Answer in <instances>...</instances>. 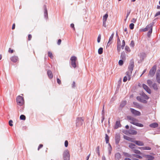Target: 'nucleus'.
Instances as JSON below:
<instances>
[{"instance_id":"nucleus-30","label":"nucleus","mask_w":160,"mask_h":160,"mask_svg":"<svg viewBox=\"0 0 160 160\" xmlns=\"http://www.w3.org/2000/svg\"><path fill=\"white\" fill-rule=\"evenodd\" d=\"M105 140L106 143H108L109 141V137L107 134H105Z\"/></svg>"},{"instance_id":"nucleus-26","label":"nucleus","mask_w":160,"mask_h":160,"mask_svg":"<svg viewBox=\"0 0 160 160\" xmlns=\"http://www.w3.org/2000/svg\"><path fill=\"white\" fill-rule=\"evenodd\" d=\"M44 17L46 19H47L48 18V12L46 6L44 5Z\"/></svg>"},{"instance_id":"nucleus-48","label":"nucleus","mask_w":160,"mask_h":160,"mask_svg":"<svg viewBox=\"0 0 160 160\" xmlns=\"http://www.w3.org/2000/svg\"><path fill=\"white\" fill-rule=\"evenodd\" d=\"M133 104L136 106L137 108H139L140 107V105L138 103L136 102H133Z\"/></svg>"},{"instance_id":"nucleus-47","label":"nucleus","mask_w":160,"mask_h":160,"mask_svg":"<svg viewBox=\"0 0 160 160\" xmlns=\"http://www.w3.org/2000/svg\"><path fill=\"white\" fill-rule=\"evenodd\" d=\"M101 36L100 34H99V35L98 37V39H97V42L98 43H99L100 42V40H101Z\"/></svg>"},{"instance_id":"nucleus-13","label":"nucleus","mask_w":160,"mask_h":160,"mask_svg":"<svg viewBox=\"0 0 160 160\" xmlns=\"http://www.w3.org/2000/svg\"><path fill=\"white\" fill-rule=\"evenodd\" d=\"M154 24V22H152L151 23H150L148 25L146 26V28H147L148 30H152V27Z\"/></svg>"},{"instance_id":"nucleus-60","label":"nucleus","mask_w":160,"mask_h":160,"mask_svg":"<svg viewBox=\"0 0 160 160\" xmlns=\"http://www.w3.org/2000/svg\"><path fill=\"white\" fill-rule=\"evenodd\" d=\"M61 42V40L60 39H59L58 40V42H57V44L58 45H60Z\"/></svg>"},{"instance_id":"nucleus-11","label":"nucleus","mask_w":160,"mask_h":160,"mask_svg":"<svg viewBox=\"0 0 160 160\" xmlns=\"http://www.w3.org/2000/svg\"><path fill=\"white\" fill-rule=\"evenodd\" d=\"M142 86L143 89H144L149 94L151 93V90L147 86L144 84H143Z\"/></svg>"},{"instance_id":"nucleus-4","label":"nucleus","mask_w":160,"mask_h":160,"mask_svg":"<svg viewBox=\"0 0 160 160\" xmlns=\"http://www.w3.org/2000/svg\"><path fill=\"white\" fill-rule=\"evenodd\" d=\"M17 102L19 105L20 106L22 105L24 102L23 98L22 96H18L17 98Z\"/></svg>"},{"instance_id":"nucleus-23","label":"nucleus","mask_w":160,"mask_h":160,"mask_svg":"<svg viewBox=\"0 0 160 160\" xmlns=\"http://www.w3.org/2000/svg\"><path fill=\"white\" fill-rule=\"evenodd\" d=\"M47 74L49 78L51 79L53 77V75L52 72L50 70L48 71Z\"/></svg>"},{"instance_id":"nucleus-40","label":"nucleus","mask_w":160,"mask_h":160,"mask_svg":"<svg viewBox=\"0 0 160 160\" xmlns=\"http://www.w3.org/2000/svg\"><path fill=\"white\" fill-rule=\"evenodd\" d=\"M147 82L149 86H151L152 83V82L151 80H148L147 81Z\"/></svg>"},{"instance_id":"nucleus-33","label":"nucleus","mask_w":160,"mask_h":160,"mask_svg":"<svg viewBox=\"0 0 160 160\" xmlns=\"http://www.w3.org/2000/svg\"><path fill=\"white\" fill-rule=\"evenodd\" d=\"M103 52V48H100L98 50V53L99 54H101Z\"/></svg>"},{"instance_id":"nucleus-5","label":"nucleus","mask_w":160,"mask_h":160,"mask_svg":"<svg viewBox=\"0 0 160 160\" xmlns=\"http://www.w3.org/2000/svg\"><path fill=\"white\" fill-rule=\"evenodd\" d=\"M83 122V119L82 118H78L76 120V125L77 127H80L81 126Z\"/></svg>"},{"instance_id":"nucleus-3","label":"nucleus","mask_w":160,"mask_h":160,"mask_svg":"<svg viewBox=\"0 0 160 160\" xmlns=\"http://www.w3.org/2000/svg\"><path fill=\"white\" fill-rule=\"evenodd\" d=\"M71 65L72 67L75 68L77 67L76 62L77 60V58L75 56H72L70 58Z\"/></svg>"},{"instance_id":"nucleus-10","label":"nucleus","mask_w":160,"mask_h":160,"mask_svg":"<svg viewBox=\"0 0 160 160\" xmlns=\"http://www.w3.org/2000/svg\"><path fill=\"white\" fill-rule=\"evenodd\" d=\"M140 58V61L142 62L144 59V58L146 57V54L144 52L140 53L138 55Z\"/></svg>"},{"instance_id":"nucleus-14","label":"nucleus","mask_w":160,"mask_h":160,"mask_svg":"<svg viewBox=\"0 0 160 160\" xmlns=\"http://www.w3.org/2000/svg\"><path fill=\"white\" fill-rule=\"evenodd\" d=\"M134 143H135L138 146H142L144 145L143 142L140 141H135L134 142Z\"/></svg>"},{"instance_id":"nucleus-41","label":"nucleus","mask_w":160,"mask_h":160,"mask_svg":"<svg viewBox=\"0 0 160 160\" xmlns=\"http://www.w3.org/2000/svg\"><path fill=\"white\" fill-rule=\"evenodd\" d=\"M152 32V30H149L148 32L147 33V36L148 37H149L150 36Z\"/></svg>"},{"instance_id":"nucleus-12","label":"nucleus","mask_w":160,"mask_h":160,"mask_svg":"<svg viewBox=\"0 0 160 160\" xmlns=\"http://www.w3.org/2000/svg\"><path fill=\"white\" fill-rule=\"evenodd\" d=\"M120 137L119 134H116L115 136V142L116 144H118L120 141Z\"/></svg>"},{"instance_id":"nucleus-52","label":"nucleus","mask_w":160,"mask_h":160,"mask_svg":"<svg viewBox=\"0 0 160 160\" xmlns=\"http://www.w3.org/2000/svg\"><path fill=\"white\" fill-rule=\"evenodd\" d=\"M64 145H65V146L66 147H67L68 146V141L66 140L65 141V143H64Z\"/></svg>"},{"instance_id":"nucleus-19","label":"nucleus","mask_w":160,"mask_h":160,"mask_svg":"<svg viewBox=\"0 0 160 160\" xmlns=\"http://www.w3.org/2000/svg\"><path fill=\"white\" fill-rule=\"evenodd\" d=\"M114 32H113L112 34L111 35V36L109 38V41L107 43V46H108V45L109 46V45L111 43V42H110L112 39V38L114 36Z\"/></svg>"},{"instance_id":"nucleus-32","label":"nucleus","mask_w":160,"mask_h":160,"mask_svg":"<svg viewBox=\"0 0 160 160\" xmlns=\"http://www.w3.org/2000/svg\"><path fill=\"white\" fill-rule=\"evenodd\" d=\"M135 146V145L133 143H130L129 145V147L131 149L134 148Z\"/></svg>"},{"instance_id":"nucleus-58","label":"nucleus","mask_w":160,"mask_h":160,"mask_svg":"<svg viewBox=\"0 0 160 160\" xmlns=\"http://www.w3.org/2000/svg\"><path fill=\"white\" fill-rule=\"evenodd\" d=\"M57 82L59 84H60L61 83V80L58 78L57 79Z\"/></svg>"},{"instance_id":"nucleus-16","label":"nucleus","mask_w":160,"mask_h":160,"mask_svg":"<svg viewBox=\"0 0 160 160\" xmlns=\"http://www.w3.org/2000/svg\"><path fill=\"white\" fill-rule=\"evenodd\" d=\"M115 157L116 160H119L121 158V155L118 152L115 154Z\"/></svg>"},{"instance_id":"nucleus-45","label":"nucleus","mask_w":160,"mask_h":160,"mask_svg":"<svg viewBox=\"0 0 160 160\" xmlns=\"http://www.w3.org/2000/svg\"><path fill=\"white\" fill-rule=\"evenodd\" d=\"M125 42L124 40H123L122 41V45L121 46V48L122 49H123L124 48L125 46Z\"/></svg>"},{"instance_id":"nucleus-62","label":"nucleus","mask_w":160,"mask_h":160,"mask_svg":"<svg viewBox=\"0 0 160 160\" xmlns=\"http://www.w3.org/2000/svg\"><path fill=\"white\" fill-rule=\"evenodd\" d=\"M70 26L71 28H72L74 30H75V28L74 27V24H73L72 23L71 24Z\"/></svg>"},{"instance_id":"nucleus-34","label":"nucleus","mask_w":160,"mask_h":160,"mask_svg":"<svg viewBox=\"0 0 160 160\" xmlns=\"http://www.w3.org/2000/svg\"><path fill=\"white\" fill-rule=\"evenodd\" d=\"M20 119L21 120H24L26 119V117L23 115H22L20 116Z\"/></svg>"},{"instance_id":"nucleus-7","label":"nucleus","mask_w":160,"mask_h":160,"mask_svg":"<svg viewBox=\"0 0 160 160\" xmlns=\"http://www.w3.org/2000/svg\"><path fill=\"white\" fill-rule=\"evenodd\" d=\"M130 110L131 112L134 115L137 116H139L141 115V112L135 109L130 108Z\"/></svg>"},{"instance_id":"nucleus-56","label":"nucleus","mask_w":160,"mask_h":160,"mask_svg":"<svg viewBox=\"0 0 160 160\" xmlns=\"http://www.w3.org/2000/svg\"><path fill=\"white\" fill-rule=\"evenodd\" d=\"M123 154H124V156L126 157H129L130 156V155H129L128 153H126V152H124V153H123Z\"/></svg>"},{"instance_id":"nucleus-21","label":"nucleus","mask_w":160,"mask_h":160,"mask_svg":"<svg viewBox=\"0 0 160 160\" xmlns=\"http://www.w3.org/2000/svg\"><path fill=\"white\" fill-rule=\"evenodd\" d=\"M158 124L156 122H154L151 124L149 125V126L152 128H155L157 127L158 126Z\"/></svg>"},{"instance_id":"nucleus-1","label":"nucleus","mask_w":160,"mask_h":160,"mask_svg":"<svg viewBox=\"0 0 160 160\" xmlns=\"http://www.w3.org/2000/svg\"><path fill=\"white\" fill-rule=\"evenodd\" d=\"M127 118L130 123L139 127H142L143 126L142 124L137 122L138 120L137 119L130 116H128Z\"/></svg>"},{"instance_id":"nucleus-35","label":"nucleus","mask_w":160,"mask_h":160,"mask_svg":"<svg viewBox=\"0 0 160 160\" xmlns=\"http://www.w3.org/2000/svg\"><path fill=\"white\" fill-rule=\"evenodd\" d=\"M130 12H131V11L130 10H127V12L126 17V18L125 19V21L126 20H127V18H128V16L129 15V14H130Z\"/></svg>"},{"instance_id":"nucleus-36","label":"nucleus","mask_w":160,"mask_h":160,"mask_svg":"<svg viewBox=\"0 0 160 160\" xmlns=\"http://www.w3.org/2000/svg\"><path fill=\"white\" fill-rule=\"evenodd\" d=\"M126 104V102L125 101H122L121 104H120V106L121 107H124Z\"/></svg>"},{"instance_id":"nucleus-31","label":"nucleus","mask_w":160,"mask_h":160,"mask_svg":"<svg viewBox=\"0 0 160 160\" xmlns=\"http://www.w3.org/2000/svg\"><path fill=\"white\" fill-rule=\"evenodd\" d=\"M108 15L107 14H105L103 17V21H106Z\"/></svg>"},{"instance_id":"nucleus-53","label":"nucleus","mask_w":160,"mask_h":160,"mask_svg":"<svg viewBox=\"0 0 160 160\" xmlns=\"http://www.w3.org/2000/svg\"><path fill=\"white\" fill-rule=\"evenodd\" d=\"M137 99L139 101L142 102V98L140 96H138L137 97Z\"/></svg>"},{"instance_id":"nucleus-59","label":"nucleus","mask_w":160,"mask_h":160,"mask_svg":"<svg viewBox=\"0 0 160 160\" xmlns=\"http://www.w3.org/2000/svg\"><path fill=\"white\" fill-rule=\"evenodd\" d=\"M43 145L42 144H40L38 146V150H39V149L41 148H42L43 147Z\"/></svg>"},{"instance_id":"nucleus-38","label":"nucleus","mask_w":160,"mask_h":160,"mask_svg":"<svg viewBox=\"0 0 160 160\" xmlns=\"http://www.w3.org/2000/svg\"><path fill=\"white\" fill-rule=\"evenodd\" d=\"M125 50L126 51L128 52H130L131 51V50H130L129 47L127 46H126L125 47Z\"/></svg>"},{"instance_id":"nucleus-61","label":"nucleus","mask_w":160,"mask_h":160,"mask_svg":"<svg viewBox=\"0 0 160 160\" xmlns=\"http://www.w3.org/2000/svg\"><path fill=\"white\" fill-rule=\"evenodd\" d=\"M103 26L104 27L106 28V21H103Z\"/></svg>"},{"instance_id":"nucleus-44","label":"nucleus","mask_w":160,"mask_h":160,"mask_svg":"<svg viewBox=\"0 0 160 160\" xmlns=\"http://www.w3.org/2000/svg\"><path fill=\"white\" fill-rule=\"evenodd\" d=\"M133 156L134 157H135L137 158H139V159H141L142 157L141 156L138 155L137 154H133Z\"/></svg>"},{"instance_id":"nucleus-28","label":"nucleus","mask_w":160,"mask_h":160,"mask_svg":"<svg viewBox=\"0 0 160 160\" xmlns=\"http://www.w3.org/2000/svg\"><path fill=\"white\" fill-rule=\"evenodd\" d=\"M152 87L154 90H158V86L157 84L155 83H153L152 85Z\"/></svg>"},{"instance_id":"nucleus-2","label":"nucleus","mask_w":160,"mask_h":160,"mask_svg":"<svg viewBox=\"0 0 160 160\" xmlns=\"http://www.w3.org/2000/svg\"><path fill=\"white\" fill-rule=\"evenodd\" d=\"M62 155L63 160H70V155L68 150H65L63 152Z\"/></svg>"},{"instance_id":"nucleus-39","label":"nucleus","mask_w":160,"mask_h":160,"mask_svg":"<svg viewBox=\"0 0 160 160\" xmlns=\"http://www.w3.org/2000/svg\"><path fill=\"white\" fill-rule=\"evenodd\" d=\"M133 152L135 153L141 154V152L139 150H134Z\"/></svg>"},{"instance_id":"nucleus-64","label":"nucleus","mask_w":160,"mask_h":160,"mask_svg":"<svg viewBox=\"0 0 160 160\" xmlns=\"http://www.w3.org/2000/svg\"><path fill=\"white\" fill-rule=\"evenodd\" d=\"M144 98L146 99H148L149 98V97L146 95L144 94V96H143Z\"/></svg>"},{"instance_id":"nucleus-57","label":"nucleus","mask_w":160,"mask_h":160,"mask_svg":"<svg viewBox=\"0 0 160 160\" xmlns=\"http://www.w3.org/2000/svg\"><path fill=\"white\" fill-rule=\"evenodd\" d=\"M159 15H160V11H159L157 13H156L155 15V17H156Z\"/></svg>"},{"instance_id":"nucleus-46","label":"nucleus","mask_w":160,"mask_h":160,"mask_svg":"<svg viewBox=\"0 0 160 160\" xmlns=\"http://www.w3.org/2000/svg\"><path fill=\"white\" fill-rule=\"evenodd\" d=\"M130 46L131 47H133L134 46V43L133 41H132L130 44Z\"/></svg>"},{"instance_id":"nucleus-20","label":"nucleus","mask_w":160,"mask_h":160,"mask_svg":"<svg viewBox=\"0 0 160 160\" xmlns=\"http://www.w3.org/2000/svg\"><path fill=\"white\" fill-rule=\"evenodd\" d=\"M121 43L120 42H119L118 41L117 42V49L118 52H119L120 51L121 48Z\"/></svg>"},{"instance_id":"nucleus-63","label":"nucleus","mask_w":160,"mask_h":160,"mask_svg":"<svg viewBox=\"0 0 160 160\" xmlns=\"http://www.w3.org/2000/svg\"><path fill=\"white\" fill-rule=\"evenodd\" d=\"M32 38V35L31 34H29L28 35V40H30Z\"/></svg>"},{"instance_id":"nucleus-24","label":"nucleus","mask_w":160,"mask_h":160,"mask_svg":"<svg viewBox=\"0 0 160 160\" xmlns=\"http://www.w3.org/2000/svg\"><path fill=\"white\" fill-rule=\"evenodd\" d=\"M121 127V124L119 121H117L116 122L115 125V128L117 129L119 127Z\"/></svg>"},{"instance_id":"nucleus-55","label":"nucleus","mask_w":160,"mask_h":160,"mask_svg":"<svg viewBox=\"0 0 160 160\" xmlns=\"http://www.w3.org/2000/svg\"><path fill=\"white\" fill-rule=\"evenodd\" d=\"M128 80V77L127 76H125L123 79V81L124 82H126Z\"/></svg>"},{"instance_id":"nucleus-8","label":"nucleus","mask_w":160,"mask_h":160,"mask_svg":"<svg viewBox=\"0 0 160 160\" xmlns=\"http://www.w3.org/2000/svg\"><path fill=\"white\" fill-rule=\"evenodd\" d=\"M134 63L133 60L130 61L128 67V71L132 72L134 67Z\"/></svg>"},{"instance_id":"nucleus-27","label":"nucleus","mask_w":160,"mask_h":160,"mask_svg":"<svg viewBox=\"0 0 160 160\" xmlns=\"http://www.w3.org/2000/svg\"><path fill=\"white\" fill-rule=\"evenodd\" d=\"M108 145L109 147L108 148V154L109 155H110L111 153V151L112 150V148L111 145L109 143H108Z\"/></svg>"},{"instance_id":"nucleus-15","label":"nucleus","mask_w":160,"mask_h":160,"mask_svg":"<svg viewBox=\"0 0 160 160\" xmlns=\"http://www.w3.org/2000/svg\"><path fill=\"white\" fill-rule=\"evenodd\" d=\"M145 157L147 159V160H154V157L153 156L150 155H145Z\"/></svg>"},{"instance_id":"nucleus-22","label":"nucleus","mask_w":160,"mask_h":160,"mask_svg":"<svg viewBox=\"0 0 160 160\" xmlns=\"http://www.w3.org/2000/svg\"><path fill=\"white\" fill-rule=\"evenodd\" d=\"M138 148L142 150H150L151 148L149 147H143Z\"/></svg>"},{"instance_id":"nucleus-18","label":"nucleus","mask_w":160,"mask_h":160,"mask_svg":"<svg viewBox=\"0 0 160 160\" xmlns=\"http://www.w3.org/2000/svg\"><path fill=\"white\" fill-rule=\"evenodd\" d=\"M128 132L130 134L132 135H136L137 134L136 131L132 129L129 130L128 131Z\"/></svg>"},{"instance_id":"nucleus-9","label":"nucleus","mask_w":160,"mask_h":160,"mask_svg":"<svg viewBox=\"0 0 160 160\" xmlns=\"http://www.w3.org/2000/svg\"><path fill=\"white\" fill-rule=\"evenodd\" d=\"M156 79L157 82L160 83V70H158L156 72Z\"/></svg>"},{"instance_id":"nucleus-42","label":"nucleus","mask_w":160,"mask_h":160,"mask_svg":"<svg viewBox=\"0 0 160 160\" xmlns=\"http://www.w3.org/2000/svg\"><path fill=\"white\" fill-rule=\"evenodd\" d=\"M134 24L133 23H131L129 25V28L131 29H133L134 28Z\"/></svg>"},{"instance_id":"nucleus-17","label":"nucleus","mask_w":160,"mask_h":160,"mask_svg":"<svg viewBox=\"0 0 160 160\" xmlns=\"http://www.w3.org/2000/svg\"><path fill=\"white\" fill-rule=\"evenodd\" d=\"M11 59L12 62H15L18 60V58L17 56H14L11 57Z\"/></svg>"},{"instance_id":"nucleus-37","label":"nucleus","mask_w":160,"mask_h":160,"mask_svg":"<svg viewBox=\"0 0 160 160\" xmlns=\"http://www.w3.org/2000/svg\"><path fill=\"white\" fill-rule=\"evenodd\" d=\"M96 152L98 154V155L99 156H100V152H99V146H98L96 148Z\"/></svg>"},{"instance_id":"nucleus-6","label":"nucleus","mask_w":160,"mask_h":160,"mask_svg":"<svg viewBox=\"0 0 160 160\" xmlns=\"http://www.w3.org/2000/svg\"><path fill=\"white\" fill-rule=\"evenodd\" d=\"M156 69L157 66L154 65L150 69L149 72V75L151 77H152L154 76L156 71Z\"/></svg>"},{"instance_id":"nucleus-51","label":"nucleus","mask_w":160,"mask_h":160,"mask_svg":"<svg viewBox=\"0 0 160 160\" xmlns=\"http://www.w3.org/2000/svg\"><path fill=\"white\" fill-rule=\"evenodd\" d=\"M12 122H13L12 120H9V125L10 126H13V124L12 123Z\"/></svg>"},{"instance_id":"nucleus-29","label":"nucleus","mask_w":160,"mask_h":160,"mask_svg":"<svg viewBox=\"0 0 160 160\" xmlns=\"http://www.w3.org/2000/svg\"><path fill=\"white\" fill-rule=\"evenodd\" d=\"M125 56L126 54L124 52H122L121 57L122 59H125Z\"/></svg>"},{"instance_id":"nucleus-54","label":"nucleus","mask_w":160,"mask_h":160,"mask_svg":"<svg viewBox=\"0 0 160 160\" xmlns=\"http://www.w3.org/2000/svg\"><path fill=\"white\" fill-rule=\"evenodd\" d=\"M148 30L147 28H146V27L145 28H144L142 29L141 30V31H142V32H146V31H147Z\"/></svg>"},{"instance_id":"nucleus-43","label":"nucleus","mask_w":160,"mask_h":160,"mask_svg":"<svg viewBox=\"0 0 160 160\" xmlns=\"http://www.w3.org/2000/svg\"><path fill=\"white\" fill-rule=\"evenodd\" d=\"M48 56L50 57L51 58H53V56L52 54V53L50 52H48Z\"/></svg>"},{"instance_id":"nucleus-50","label":"nucleus","mask_w":160,"mask_h":160,"mask_svg":"<svg viewBox=\"0 0 160 160\" xmlns=\"http://www.w3.org/2000/svg\"><path fill=\"white\" fill-rule=\"evenodd\" d=\"M136 21L137 19L133 18L131 20V22H132V23H135L136 22Z\"/></svg>"},{"instance_id":"nucleus-49","label":"nucleus","mask_w":160,"mask_h":160,"mask_svg":"<svg viewBox=\"0 0 160 160\" xmlns=\"http://www.w3.org/2000/svg\"><path fill=\"white\" fill-rule=\"evenodd\" d=\"M118 64L120 66L122 65L123 64V61L122 60H119L118 62Z\"/></svg>"},{"instance_id":"nucleus-25","label":"nucleus","mask_w":160,"mask_h":160,"mask_svg":"<svg viewBox=\"0 0 160 160\" xmlns=\"http://www.w3.org/2000/svg\"><path fill=\"white\" fill-rule=\"evenodd\" d=\"M132 72L129 71H128L126 73V75L128 78V80H129L131 78L130 76L131 75Z\"/></svg>"}]
</instances>
